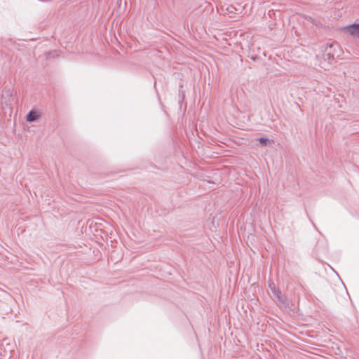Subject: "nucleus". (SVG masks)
<instances>
[{
  "mask_svg": "<svg viewBox=\"0 0 359 359\" xmlns=\"http://www.w3.org/2000/svg\"><path fill=\"white\" fill-rule=\"evenodd\" d=\"M275 292L276 293L273 295L275 297L276 304L280 308H288L290 304L289 299L282 294L280 290H276Z\"/></svg>",
  "mask_w": 359,
  "mask_h": 359,
  "instance_id": "nucleus-1",
  "label": "nucleus"
},
{
  "mask_svg": "<svg viewBox=\"0 0 359 359\" xmlns=\"http://www.w3.org/2000/svg\"><path fill=\"white\" fill-rule=\"evenodd\" d=\"M346 29L351 35L355 36H357L358 38H359V24L354 23V24L350 25L346 27Z\"/></svg>",
  "mask_w": 359,
  "mask_h": 359,
  "instance_id": "nucleus-2",
  "label": "nucleus"
},
{
  "mask_svg": "<svg viewBox=\"0 0 359 359\" xmlns=\"http://www.w3.org/2000/svg\"><path fill=\"white\" fill-rule=\"evenodd\" d=\"M39 113L36 110H30L26 116V120L28 122H33L39 118Z\"/></svg>",
  "mask_w": 359,
  "mask_h": 359,
  "instance_id": "nucleus-3",
  "label": "nucleus"
},
{
  "mask_svg": "<svg viewBox=\"0 0 359 359\" xmlns=\"http://www.w3.org/2000/svg\"><path fill=\"white\" fill-rule=\"evenodd\" d=\"M269 286L273 294H274L276 293V292H275L276 290H279V288L277 287L273 283H269Z\"/></svg>",
  "mask_w": 359,
  "mask_h": 359,
  "instance_id": "nucleus-4",
  "label": "nucleus"
},
{
  "mask_svg": "<svg viewBox=\"0 0 359 359\" xmlns=\"http://www.w3.org/2000/svg\"><path fill=\"white\" fill-rule=\"evenodd\" d=\"M257 141L262 145L266 144V142H269V140L265 137H259Z\"/></svg>",
  "mask_w": 359,
  "mask_h": 359,
  "instance_id": "nucleus-5",
  "label": "nucleus"
},
{
  "mask_svg": "<svg viewBox=\"0 0 359 359\" xmlns=\"http://www.w3.org/2000/svg\"><path fill=\"white\" fill-rule=\"evenodd\" d=\"M236 10V8L233 6H229L227 7L226 8V11L229 13H235V11Z\"/></svg>",
  "mask_w": 359,
  "mask_h": 359,
  "instance_id": "nucleus-6",
  "label": "nucleus"
},
{
  "mask_svg": "<svg viewBox=\"0 0 359 359\" xmlns=\"http://www.w3.org/2000/svg\"><path fill=\"white\" fill-rule=\"evenodd\" d=\"M325 56H326L325 60H326V59H327V60H334V55H332V54H330V53H327V54H326V55H325Z\"/></svg>",
  "mask_w": 359,
  "mask_h": 359,
  "instance_id": "nucleus-7",
  "label": "nucleus"
}]
</instances>
